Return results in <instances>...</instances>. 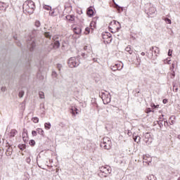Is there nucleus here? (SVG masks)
<instances>
[{
	"instance_id": "nucleus-36",
	"label": "nucleus",
	"mask_w": 180,
	"mask_h": 180,
	"mask_svg": "<svg viewBox=\"0 0 180 180\" xmlns=\"http://www.w3.org/2000/svg\"><path fill=\"white\" fill-rule=\"evenodd\" d=\"M166 61H167V64H170L169 62L171 61V59L170 58H167Z\"/></svg>"
},
{
	"instance_id": "nucleus-8",
	"label": "nucleus",
	"mask_w": 180,
	"mask_h": 180,
	"mask_svg": "<svg viewBox=\"0 0 180 180\" xmlns=\"http://www.w3.org/2000/svg\"><path fill=\"white\" fill-rule=\"evenodd\" d=\"M122 68H123V65H122V63H117L114 65H111V70L112 71L120 70Z\"/></svg>"
},
{
	"instance_id": "nucleus-35",
	"label": "nucleus",
	"mask_w": 180,
	"mask_h": 180,
	"mask_svg": "<svg viewBox=\"0 0 180 180\" xmlns=\"http://www.w3.org/2000/svg\"><path fill=\"white\" fill-rule=\"evenodd\" d=\"M151 112V109L150 108H147L146 110V113H150Z\"/></svg>"
},
{
	"instance_id": "nucleus-3",
	"label": "nucleus",
	"mask_w": 180,
	"mask_h": 180,
	"mask_svg": "<svg viewBox=\"0 0 180 180\" xmlns=\"http://www.w3.org/2000/svg\"><path fill=\"white\" fill-rule=\"evenodd\" d=\"M108 27L111 33H116L117 32H119V29H120V22L116 20H112L110 22Z\"/></svg>"
},
{
	"instance_id": "nucleus-24",
	"label": "nucleus",
	"mask_w": 180,
	"mask_h": 180,
	"mask_svg": "<svg viewBox=\"0 0 180 180\" xmlns=\"http://www.w3.org/2000/svg\"><path fill=\"white\" fill-rule=\"evenodd\" d=\"M72 115H78V109L76 108H72Z\"/></svg>"
},
{
	"instance_id": "nucleus-13",
	"label": "nucleus",
	"mask_w": 180,
	"mask_h": 180,
	"mask_svg": "<svg viewBox=\"0 0 180 180\" xmlns=\"http://www.w3.org/2000/svg\"><path fill=\"white\" fill-rule=\"evenodd\" d=\"M73 32L75 33V34H78L79 36L82 32V30L79 27H75L73 28Z\"/></svg>"
},
{
	"instance_id": "nucleus-12",
	"label": "nucleus",
	"mask_w": 180,
	"mask_h": 180,
	"mask_svg": "<svg viewBox=\"0 0 180 180\" xmlns=\"http://www.w3.org/2000/svg\"><path fill=\"white\" fill-rule=\"evenodd\" d=\"M86 15H89V18L94 16V8L92 6L87 8Z\"/></svg>"
},
{
	"instance_id": "nucleus-33",
	"label": "nucleus",
	"mask_w": 180,
	"mask_h": 180,
	"mask_svg": "<svg viewBox=\"0 0 180 180\" xmlns=\"http://www.w3.org/2000/svg\"><path fill=\"white\" fill-rule=\"evenodd\" d=\"M32 136H37V131H32Z\"/></svg>"
},
{
	"instance_id": "nucleus-42",
	"label": "nucleus",
	"mask_w": 180,
	"mask_h": 180,
	"mask_svg": "<svg viewBox=\"0 0 180 180\" xmlns=\"http://www.w3.org/2000/svg\"><path fill=\"white\" fill-rule=\"evenodd\" d=\"M178 139H179V140H180V135H179Z\"/></svg>"
},
{
	"instance_id": "nucleus-22",
	"label": "nucleus",
	"mask_w": 180,
	"mask_h": 180,
	"mask_svg": "<svg viewBox=\"0 0 180 180\" xmlns=\"http://www.w3.org/2000/svg\"><path fill=\"white\" fill-rule=\"evenodd\" d=\"M53 47H54V49H58L60 47V41H55Z\"/></svg>"
},
{
	"instance_id": "nucleus-32",
	"label": "nucleus",
	"mask_w": 180,
	"mask_h": 180,
	"mask_svg": "<svg viewBox=\"0 0 180 180\" xmlns=\"http://www.w3.org/2000/svg\"><path fill=\"white\" fill-rule=\"evenodd\" d=\"M35 26L37 27H40V21H36L35 22Z\"/></svg>"
},
{
	"instance_id": "nucleus-18",
	"label": "nucleus",
	"mask_w": 180,
	"mask_h": 180,
	"mask_svg": "<svg viewBox=\"0 0 180 180\" xmlns=\"http://www.w3.org/2000/svg\"><path fill=\"white\" fill-rule=\"evenodd\" d=\"M28 44H30L31 46L30 47V51H32L33 49L34 48V46H36L34 44V41H30V42H28Z\"/></svg>"
},
{
	"instance_id": "nucleus-30",
	"label": "nucleus",
	"mask_w": 180,
	"mask_h": 180,
	"mask_svg": "<svg viewBox=\"0 0 180 180\" xmlns=\"http://www.w3.org/2000/svg\"><path fill=\"white\" fill-rule=\"evenodd\" d=\"M165 21L166 22V23H168L169 25H171L172 23L171 20L169 18H165Z\"/></svg>"
},
{
	"instance_id": "nucleus-23",
	"label": "nucleus",
	"mask_w": 180,
	"mask_h": 180,
	"mask_svg": "<svg viewBox=\"0 0 180 180\" xmlns=\"http://www.w3.org/2000/svg\"><path fill=\"white\" fill-rule=\"evenodd\" d=\"M91 30L92 31V30H91V28L86 27L85 31H84V34H89V33H91Z\"/></svg>"
},
{
	"instance_id": "nucleus-21",
	"label": "nucleus",
	"mask_w": 180,
	"mask_h": 180,
	"mask_svg": "<svg viewBox=\"0 0 180 180\" xmlns=\"http://www.w3.org/2000/svg\"><path fill=\"white\" fill-rule=\"evenodd\" d=\"M125 51H127L129 54H133V50H131V48L130 46H127L125 48Z\"/></svg>"
},
{
	"instance_id": "nucleus-6",
	"label": "nucleus",
	"mask_w": 180,
	"mask_h": 180,
	"mask_svg": "<svg viewBox=\"0 0 180 180\" xmlns=\"http://www.w3.org/2000/svg\"><path fill=\"white\" fill-rule=\"evenodd\" d=\"M100 171L102 174H104V176H106V175H109V174H110V167L103 166L100 167Z\"/></svg>"
},
{
	"instance_id": "nucleus-17",
	"label": "nucleus",
	"mask_w": 180,
	"mask_h": 180,
	"mask_svg": "<svg viewBox=\"0 0 180 180\" xmlns=\"http://www.w3.org/2000/svg\"><path fill=\"white\" fill-rule=\"evenodd\" d=\"M66 19L67 20H70V22H74L75 18L74 15H66Z\"/></svg>"
},
{
	"instance_id": "nucleus-37",
	"label": "nucleus",
	"mask_w": 180,
	"mask_h": 180,
	"mask_svg": "<svg viewBox=\"0 0 180 180\" xmlns=\"http://www.w3.org/2000/svg\"><path fill=\"white\" fill-rule=\"evenodd\" d=\"M172 54L171 53V49L169 50L168 56H171Z\"/></svg>"
},
{
	"instance_id": "nucleus-34",
	"label": "nucleus",
	"mask_w": 180,
	"mask_h": 180,
	"mask_svg": "<svg viewBox=\"0 0 180 180\" xmlns=\"http://www.w3.org/2000/svg\"><path fill=\"white\" fill-rule=\"evenodd\" d=\"M162 103H163L165 105V103H168V99H167V98L163 99Z\"/></svg>"
},
{
	"instance_id": "nucleus-27",
	"label": "nucleus",
	"mask_w": 180,
	"mask_h": 180,
	"mask_svg": "<svg viewBox=\"0 0 180 180\" xmlns=\"http://www.w3.org/2000/svg\"><path fill=\"white\" fill-rule=\"evenodd\" d=\"M44 9H45L46 11H51V6H47V5H44Z\"/></svg>"
},
{
	"instance_id": "nucleus-26",
	"label": "nucleus",
	"mask_w": 180,
	"mask_h": 180,
	"mask_svg": "<svg viewBox=\"0 0 180 180\" xmlns=\"http://www.w3.org/2000/svg\"><path fill=\"white\" fill-rule=\"evenodd\" d=\"M29 144H30V146L33 147L34 146L36 145V141L32 139L30 141Z\"/></svg>"
},
{
	"instance_id": "nucleus-40",
	"label": "nucleus",
	"mask_w": 180,
	"mask_h": 180,
	"mask_svg": "<svg viewBox=\"0 0 180 180\" xmlns=\"http://www.w3.org/2000/svg\"><path fill=\"white\" fill-rule=\"evenodd\" d=\"M1 90H2V91H5V89H4V88H1Z\"/></svg>"
},
{
	"instance_id": "nucleus-4",
	"label": "nucleus",
	"mask_w": 180,
	"mask_h": 180,
	"mask_svg": "<svg viewBox=\"0 0 180 180\" xmlns=\"http://www.w3.org/2000/svg\"><path fill=\"white\" fill-rule=\"evenodd\" d=\"M68 65L70 68H74L79 65V59L77 57L70 58L68 60Z\"/></svg>"
},
{
	"instance_id": "nucleus-44",
	"label": "nucleus",
	"mask_w": 180,
	"mask_h": 180,
	"mask_svg": "<svg viewBox=\"0 0 180 180\" xmlns=\"http://www.w3.org/2000/svg\"><path fill=\"white\" fill-rule=\"evenodd\" d=\"M20 148V150H23L22 148Z\"/></svg>"
},
{
	"instance_id": "nucleus-2",
	"label": "nucleus",
	"mask_w": 180,
	"mask_h": 180,
	"mask_svg": "<svg viewBox=\"0 0 180 180\" xmlns=\"http://www.w3.org/2000/svg\"><path fill=\"white\" fill-rule=\"evenodd\" d=\"M101 148H104V150H110L112 147V141L110 138L105 136L103 139V141L101 143Z\"/></svg>"
},
{
	"instance_id": "nucleus-29",
	"label": "nucleus",
	"mask_w": 180,
	"mask_h": 180,
	"mask_svg": "<svg viewBox=\"0 0 180 180\" xmlns=\"http://www.w3.org/2000/svg\"><path fill=\"white\" fill-rule=\"evenodd\" d=\"M45 37H46V39H51V35H50V32H46L44 34Z\"/></svg>"
},
{
	"instance_id": "nucleus-7",
	"label": "nucleus",
	"mask_w": 180,
	"mask_h": 180,
	"mask_svg": "<svg viewBox=\"0 0 180 180\" xmlns=\"http://www.w3.org/2000/svg\"><path fill=\"white\" fill-rule=\"evenodd\" d=\"M102 99L104 105H108V103H110V96L109 94H103Z\"/></svg>"
},
{
	"instance_id": "nucleus-25",
	"label": "nucleus",
	"mask_w": 180,
	"mask_h": 180,
	"mask_svg": "<svg viewBox=\"0 0 180 180\" xmlns=\"http://www.w3.org/2000/svg\"><path fill=\"white\" fill-rule=\"evenodd\" d=\"M32 121L33 123H39V117H34L32 118Z\"/></svg>"
},
{
	"instance_id": "nucleus-15",
	"label": "nucleus",
	"mask_w": 180,
	"mask_h": 180,
	"mask_svg": "<svg viewBox=\"0 0 180 180\" xmlns=\"http://www.w3.org/2000/svg\"><path fill=\"white\" fill-rule=\"evenodd\" d=\"M96 27V21H91L90 23V28L91 32L94 31V29Z\"/></svg>"
},
{
	"instance_id": "nucleus-5",
	"label": "nucleus",
	"mask_w": 180,
	"mask_h": 180,
	"mask_svg": "<svg viewBox=\"0 0 180 180\" xmlns=\"http://www.w3.org/2000/svg\"><path fill=\"white\" fill-rule=\"evenodd\" d=\"M102 37L103 39L104 43H107V44H109L110 43H112V34L109 32H104L102 34Z\"/></svg>"
},
{
	"instance_id": "nucleus-14",
	"label": "nucleus",
	"mask_w": 180,
	"mask_h": 180,
	"mask_svg": "<svg viewBox=\"0 0 180 180\" xmlns=\"http://www.w3.org/2000/svg\"><path fill=\"white\" fill-rule=\"evenodd\" d=\"M16 134H18V131L16 129H11L8 136L10 137H15V136H16Z\"/></svg>"
},
{
	"instance_id": "nucleus-31",
	"label": "nucleus",
	"mask_w": 180,
	"mask_h": 180,
	"mask_svg": "<svg viewBox=\"0 0 180 180\" xmlns=\"http://www.w3.org/2000/svg\"><path fill=\"white\" fill-rule=\"evenodd\" d=\"M23 95H25V91H20L18 94L19 98H23Z\"/></svg>"
},
{
	"instance_id": "nucleus-39",
	"label": "nucleus",
	"mask_w": 180,
	"mask_h": 180,
	"mask_svg": "<svg viewBox=\"0 0 180 180\" xmlns=\"http://www.w3.org/2000/svg\"><path fill=\"white\" fill-rule=\"evenodd\" d=\"M172 77H173V78H174V77H175V72H173V73H172Z\"/></svg>"
},
{
	"instance_id": "nucleus-20",
	"label": "nucleus",
	"mask_w": 180,
	"mask_h": 180,
	"mask_svg": "<svg viewBox=\"0 0 180 180\" xmlns=\"http://www.w3.org/2000/svg\"><path fill=\"white\" fill-rule=\"evenodd\" d=\"M37 131H38L39 134H41V136H44V131L41 128H37Z\"/></svg>"
},
{
	"instance_id": "nucleus-19",
	"label": "nucleus",
	"mask_w": 180,
	"mask_h": 180,
	"mask_svg": "<svg viewBox=\"0 0 180 180\" xmlns=\"http://www.w3.org/2000/svg\"><path fill=\"white\" fill-rule=\"evenodd\" d=\"M44 128L46 129V130H50V129H51V124H50V122H46L44 124Z\"/></svg>"
},
{
	"instance_id": "nucleus-28",
	"label": "nucleus",
	"mask_w": 180,
	"mask_h": 180,
	"mask_svg": "<svg viewBox=\"0 0 180 180\" xmlns=\"http://www.w3.org/2000/svg\"><path fill=\"white\" fill-rule=\"evenodd\" d=\"M39 95L41 99H44V93L43 91H39Z\"/></svg>"
},
{
	"instance_id": "nucleus-16",
	"label": "nucleus",
	"mask_w": 180,
	"mask_h": 180,
	"mask_svg": "<svg viewBox=\"0 0 180 180\" xmlns=\"http://www.w3.org/2000/svg\"><path fill=\"white\" fill-rule=\"evenodd\" d=\"M133 139H134L135 143H140V140H141V138L139 136L134 135Z\"/></svg>"
},
{
	"instance_id": "nucleus-41",
	"label": "nucleus",
	"mask_w": 180,
	"mask_h": 180,
	"mask_svg": "<svg viewBox=\"0 0 180 180\" xmlns=\"http://www.w3.org/2000/svg\"><path fill=\"white\" fill-rule=\"evenodd\" d=\"M151 11H154V9L153 8H150Z\"/></svg>"
},
{
	"instance_id": "nucleus-45",
	"label": "nucleus",
	"mask_w": 180,
	"mask_h": 180,
	"mask_svg": "<svg viewBox=\"0 0 180 180\" xmlns=\"http://www.w3.org/2000/svg\"><path fill=\"white\" fill-rule=\"evenodd\" d=\"M179 180H180V179H179Z\"/></svg>"
},
{
	"instance_id": "nucleus-1",
	"label": "nucleus",
	"mask_w": 180,
	"mask_h": 180,
	"mask_svg": "<svg viewBox=\"0 0 180 180\" xmlns=\"http://www.w3.org/2000/svg\"><path fill=\"white\" fill-rule=\"evenodd\" d=\"M22 8L25 12H27V13H33L34 12V9L36 8V6L34 5V2L32 0H27L26 1L23 6Z\"/></svg>"
},
{
	"instance_id": "nucleus-10",
	"label": "nucleus",
	"mask_w": 180,
	"mask_h": 180,
	"mask_svg": "<svg viewBox=\"0 0 180 180\" xmlns=\"http://www.w3.org/2000/svg\"><path fill=\"white\" fill-rule=\"evenodd\" d=\"M50 16H58L60 15V10L58 8H53L49 11Z\"/></svg>"
},
{
	"instance_id": "nucleus-38",
	"label": "nucleus",
	"mask_w": 180,
	"mask_h": 180,
	"mask_svg": "<svg viewBox=\"0 0 180 180\" xmlns=\"http://www.w3.org/2000/svg\"><path fill=\"white\" fill-rule=\"evenodd\" d=\"M141 56H146V53L142 52V53H141Z\"/></svg>"
},
{
	"instance_id": "nucleus-9",
	"label": "nucleus",
	"mask_w": 180,
	"mask_h": 180,
	"mask_svg": "<svg viewBox=\"0 0 180 180\" xmlns=\"http://www.w3.org/2000/svg\"><path fill=\"white\" fill-rule=\"evenodd\" d=\"M143 162H146V164H148V165L153 161V159L150 155H144L143 158Z\"/></svg>"
},
{
	"instance_id": "nucleus-43",
	"label": "nucleus",
	"mask_w": 180,
	"mask_h": 180,
	"mask_svg": "<svg viewBox=\"0 0 180 180\" xmlns=\"http://www.w3.org/2000/svg\"><path fill=\"white\" fill-rule=\"evenodd\" d=\"M20 148V150H23L22 148Z\"/></svg>"
},
{
	"instance_id": "nucleus-11",
	"label": "nucleus",
	"mask_w": 180,
	"mask_h": 180,
	"mask_svg": "<svg viewBox=\"0 0 180 180\" xmlns=\"http://www.w3.org/2000/svg\"><path fill=\"white\" fill-rule=\"evenodd\" d=\"M6 8H8V4L0 1V11L5 12L6 11Z\"/></svg>"
}]
</instances>
